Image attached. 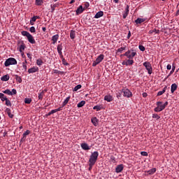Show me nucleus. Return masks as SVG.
<instances>
[{
	"label": "nucleus",
	"instance_id": "nucleus-1",
	"mask_svg": "<svg viewBox=\"0 0 179 179\" xmlns=\"http://www.w3.org/2000/svg\"><path fill=\"white\" fill-rule=\"evenodd\" d=\"M156 104L157 107L154 109V111H155V113H160V111H163V110H164V108L169 106V102L166 101L163 104V102L157 101Z\"/></svg>",
	"mask_w": 179,
	"mask_h": 179
},
{
	"label": "nucleus",
	"instance_id": "nucleus-2",
	"mask_svg": "<svg viewBox=\"0 0 179 179\" xmlns=\"http://www.w3.org/2000/svg\"><path fill=\"white\" fill-rule=\"evenodd\" d=\"M99 158V152L94 151V152H92L89 163H91V165L96 164V162H97V159Z\"/></svg>",
	"mask_w": 179,
	"mask_h": 179
},
{
	"label": "nucleus",
	"instance_id": "nucleus-3",
	"mask_svg": "<svg viewBox=\"0 0 179 179\" xmlns=\"http://www.w3.org/2000/svg\"><path fill=\"white\" fill-rule=\"evenodd\" d=\"M136 52L133 50H128L124 55H121V57H127L128 59H134V57H136Z\"/></svg>",
	"mask_w": 179,
	"mask_h": 179
},
{
	"label": "nucleus",
	"instance_id": "nucleus-4",
	"mask_svg": "<svg viewBox=\"0 0 179 179\" xmlns=\"http://www.w3.org/2000/svg\"><path fill=\"white\" fill-rule=\"evenodd\" d=\"M17 64V61L16 59L10 57L7 59L4 63L5 66H10V65H16Z\"/></svg>",
	"mask_w": 179,
	"mask_h": 179
},
{
	"label": "nucleus",
	"instance_id": "nucleus-5",
	"mask_svg": "<svg viewBox=\"0 0 179 179\" xmlns=\"http://www.w3.org/2000/svg\"><path fill=\"white\" fill-rule=\"evenodd\" d=\"M143 66H145V69L148 71L149 75H152L153 72V68H152V64L149 62H145L143 64Z\"/></svg>",
	"mask_w": 179,
	"mask_h": 179
},
{
	"label": "nucleus",
	"instance_id": "nucleus-6",
	"mask_svg": "<svg viewBox=\"0 0 179 179\" xmlns=\"http://www.w3.org/2000/svg\"><path fill=\"white\" fill-rule=\"evenodd\" d=\"M121 93H123L124 97H127L128 99L132 97V92L127 88H123Z\"/></svg>",
	"mask_w": 179,
	"mask_h": 179
},
{
	"label": "nucleus",
	"instance_id": "nucleus-7",
	"mask_svg": "<svg viewBox=\"0 0 179 179\" xmlns=\"http://www.w3.org/2000/svg\"><path fill=\"white\" fill-rule=\"evenodd\" d=\"M104 59V55H100L98 56V57L96 59V61L93 62L92 66H96Z\"/></svg>",
	"mask_w": 179,
	"mask_h": 179
},
{
	"label": "nucleus",
	"instance_id": "nucleus-8",
	"mask_svg": "<svg viewBox=\"0 0 179 179\" xmlns=\"http://www.w3.org/2000/svg\"><path fill=\"white\" fill-rule=\"evenodd\" d=\"M3 93H4V94H8V96H12L13 94H16L17 92L15 89H13L12 92L10 90H6L3 91Z\"/></svg>",
	"mask_w": 179,
	"mask_h": 179
},
{
	"label": "nucleus",
	"instance_id": "nucleus-9",
	"mask_svg": "<svg viewBox=\"0 0 179 179\" xmlns=\"http://www.w3.org/2000/svg\"><path fill=\"white\" fill-rule=\"evenodd\" d=\"M27 38L31 44H36V40L34 39V37H33L32 34H29Z\"/></svg>",
	"mask_w": 179,
	"mask_h": 179
},
{
	"label": "nucleus",
	"instance_id": "nucleus-10",
	"mask_svg": "<svg viewBox=\"0 0 179 179\" xmlns=\"http://www.w3.org/2000/svg\"><path fill=\"white\" fill-rule=\"evenodd\" d=\"M124 170V164H119L115 168V173H122Z\"/></svg>",
	"mask_w": 179,
	"mask_h": 179
},
{
	"label": "nucleus",
	"instance_id": "nucleus-11",
	"mask_svg": "<svg viewBox=\"0 0 179 179\" xmlns=\"http://www.w3.org/2000/svg\"><path fill=\"white\" fill-rule=\"evenodd\" d=\"M46 92H47V90H44L38 94V100H41V101L43 100V98L44 97Z\"/></svg>",
	"mask_w": 179,
	"mask_h": 179
},
{
	"label": "nucleus",
	"instance_id": "nucleus-12",
	"mask_svg": "<svg viewBox=\"0 0 179 179\" xmlns=\"http://www.w3.org/2000/svg\"><path fill=\"white\" fill-rule=\"evenodd\" d=\"M36 72H38V67L34 66L28 70V73H36Z\"/></svg>",
	"mask_w": 179,
	"mask_h": 179
},
{
	"label": "nucleus",
	"instance_id": "nucleus-13",
	"mask_svg": "<svg viewBox=\"0 0 179 179\" xmlns=\"http://www.w3.org/2000/svg\"><path fill=\"white\" fill-rule=\"evenodd\" d=\"M30 135V130H27L23 134L20 142H24L26 141V136Z\"/></svg>",
	"mask_w": 179,
	"mask_h": 179
},
{
	"label": "nucleus",
	"instance_id": "nucleus-14",
	"mask_svg": "<svg viewBox=\"0 0 179 179\" xmlns=\"http://www.w3.org/2000/svg\"><path fill=\"white\" fill-rule=\"evenodd\" d=\"M80 146L83 150H90V146H89L86 143H81Z\"/></svg>",
	"mask_w": 179,
	"mask_h": 179
},
{
	"label": "nucleus",
	"instance_id": "nucleus-15",
	"mask_svg": "<svg viewBox=\"0 0 179 179\" xmlns=\"http://www.w3.org/2000/svg\"><path fill=\"white\" fill-rule=\"evenodd\" d=\"M134 22H135L136 24H141L143 23V22H146V19L138 17Z\"/></svg>",
	"mask_w": 179,
	"mask_h": 179
},
{
	"label": "nucleus",
	"instance_id": "nucleus-16",
	"mask_svg": "<svg viewBox=\"0 0 179 179\" xmlns=\"http://www.w3.org/2000/svg\"><path fill=\"white\" fill-rule=\"evenodd\" d=\"M103 16H104V12L99 11L96 13L94 17V19H99V17H103Z\"/></svg>",
	"mask_w": 179,
	"mask_h": 179
},
{
	"label": "nucleus",
	"instance_id": "nucleus-17",
	"mask_svg": "<svg viewBox=\"0 0 179 179\" xmlns=\"http://www.w3.org/2000/svg\"><path fill=\"white\" fill-rule=\"evenodd\" d=\"M85 8H83V6H80L76 10V15H80V13H83Z\"/></svg>",
	"mask_w": 179,
	"mask_h": 179
},
{
	"label": "nucleus",
	"instance_id": "nucleus-18",
	"mask_svg": "<svg viewBox=\"0 0 179 179\" xmlns=\"http://www.w3.org/2000/svg\"><path fill=\"white\" fill-rule=\"evenodd\" d=\"M57 52H58L59 55L62 57V56H63V55H62V44H59L57 45Z\"/></svg>",
	"mask_w": 179,
	"mask_h": 179
},
{
	"label": "nucleus",
	"instance_id": "nucleus-19",
	"mask_svg": "<svg viewBox=\"0 0 179 179\" xmlns=\"http://www.w3.org/2000/svg\"><path fill=\"white\" fill-rule=\"evenodd\" d=\"M104 100L110 103V101H113V100L114 99H113V96L108 94L104 96Z\"/></svg>",
	"mask_w": 179,
	"mask_h": 179
},
{
	"label": "nucleus",
	"instance_id": "nucleus-20",
	"mask_svg": "<svg viewBox=\"0 0 179 179\" xmlns=\"http://www.w3.org/2000/svg\"><path fill=\"white\" fill-rule=\"evenodd\" d=\"M59 35H58V34L54 35V36L52 37V43H53V44H55V43H57V41H58V39H59Z\"/></svg>",
	"mask_w": 179,
	"mask_h": 179
},
{
	"label": "nucleus",
	"instance_id": "nucleus-21",
	"mask_svg": "<svg viewBox=\"0 0 179 179\" xmlns=\"http://www.w3.org/2000/svg\"><path fill=\"white\" fill-rule=\"evenodd\" d=\"M91 121L94 127H97L99 125V120L97 119V117L92 118Z\"/></svg>",
	"mask_w": 179,
	"mask_h": 179
},
{
	"label": "nucleus",
	"instance_id": "nucleus-22",
	"mask_svg": "<svg viewBox=\"0 0 179 179\" xmlns=\"http://www.w3.org/2000/svg\"><path fill=\"white\" fill-rule=\"evenodd\" d=\"M177 87H178V86H177V84H176V83L172 84L171 86V93H174V92H176L177 90Z\"/></svg>",
	"mask_w": 179,
	"mask_h": 179
},
{
	"label": "nucleus",
	"instance_id": "nucleus-23",
	"mask_svg": "<svg viewBox=\"0 0 179 179\" xmlns=\"http://www.w3.org/2000/svg\"><path fill=\"white\" fill-rule=\"evenodd\" d=\"M5 112L6 113V114H8V117L10 118H13V114H12L10 108H6Z\"/></svg>",
	"mask_w": 179,
	"mask_h": 179
},
{
	"label": "nucleus",
	"instance_id": "nucleus-24",
	"mask_svg": "<svg viewBox=\"0 0 179 179\" xmlns=\"http://www.w3.org/2000/svg\"><path fill=\"white\" fill-rule=\"evenodd\" d=\"M58 6H59V3H57L55 4H51L50 5V8H51V13H52L54 12V10H55V8H58Z\"/></svg>",
	"mask_w": 179,
	"mask_h": 179
},
{
	"label": "nucleus",
	"instance_id": "nucleus-25",
	"mask_svg": "<svg viewBox=\"0 0 179 179\" xmlns=\"http://www.w3.org/2000/svg\"><path fill=\"white\" fill-rule=\"evenodd\" d=\"M9 79H10V77H9V75H8V74L3 76L1 78V80H2L3 82H8V80H9Z\"/></svg>",
	"mask_w": 179,
	"mask_h": 179
},
{
	"label": "nucleus",
	"instance_id": "nucleus-26",
	"mask_svg": "<svg viewBox=\"0 0 179 179\" xmlns=\"http://www.w3.org/2000/svg\"><path fill=\"white\" fill-rule=\"evenodd\" d=\"M167 90V86H165L162 91L158 92L157 96H162V94H164L166 93V91Z\"/></svg>",
	"mask_w": 179,
	"mask_h": 179
},
{
	"label": "nucleus",
	"instance_id": "nucleus-27",
	"mask_svg": "<svg viewBox=\"0 0 179 179\" xmlns=\"http://www.w3.org/2000/svg\"><path fill=\"white\" fill-rule=\"evenodd\" d=\"M69 100H71V96H68L62 103V107H65L66 106L67 103L69 102Z\"/></svg>",
	"mask_w": 179,
	"mask_h": 179
},
{
	"label": "nucleus",
	"instance_id": "nucleus-28",
	"mask_svg": "<svg viewBox=\"0 0 179 179\" xmlns=\"http://www.w3.org/2000/svg\"><path fill=\"white\" fill-rule=\"evenodd\" d=\"M76 36V31L73 30H71L70 32V38L71 40H73Z\"/></svg>",
	"mask_w": 179,
	"mask_h": 179
},
{
	"label": "nucleus",
	"instance_id": "nucleus-29",
	"mask_svg": "<svg viewBox=\"0 0 179 179\" xmlns=\"http://www.w3.org/2000/svg\"><path fill=\"white\" fill-rule=\"evenodd\" d=\"M153 33H155V34H159L160 33L159 30H157L156 29H152L149 31V34H153Z\"/></svg>",
	"mask_w": 179,
	"mask_h": 179
},
{
	"label": "nucleus",
	"instance_id": "nucleus-30",
	"mask_svg": "<svg viewBox=\"0 0 179 179\" xmlns=\"http://www.w3.org/2000/svg\"><path fill=\"white\" fill-rule=\"evenodd\" d=\"M155 173H156V168H152L148 171V173L150 176H152V174H155Z\"/></svg>",
	"mask_w": 179,
	"mask_h": 179
},
{
	"label": "nucleus",
	"instance_id": "nucleus-31",
	"mask_svg": "<svg viewBox=\"0 0 179 179\" xmlns=\"http://www.w3.org/2000/svg\"><path fill=\"white\" fill-rule=\"evenodd\" d=\"M35 3L38 6H41V5H43V3H44V0H36Z\"/></svg>",
	"mask_w": 179,
	"mask_h": 179
},
{
	"label": "nucleus",
	"instance_id": "nucleus-32",
	"mask_svg": "<svg viewBox=\"0 0 179 179\" xmlns=\"http://www.w3.org/2000/svg\"><path fill=\"white\" fill-rule=\"evenodd\" d=\"M85 104H86V101H81L80 102H79L77 104V107H78V108H80L81 107H83V106H85Z\"/></svg>",
	"mask_w": 179,
	"mask_h": 179
},
{
	"label": "nucleus",
	"instance_id": "nucleus-33",
	"mask_svg": "<svg viewBox=\"0 0 179 179\" xmlns=\"http://www.w3.org/2000/svg\"><path fill=\"white\" fill-rule=\"evenodd\" d=\"M62 58V62L63 65H65L66 66H68L69 65V63L66 62V60L64 58V55L62 57H60Z\"/></svg>",
	"mask_w": 179,
	"mask_h": 179
},
{
	"label": "nucleus",
	"instance_id": "nucleus-34",
	"mask_svg": "<svg viewBox=\"0 0 179 179\" xmlns=\"http://www.w3.org/2000/svg\"><path fill=\"white\" fill-rule=\"evenodd\" d=\"M24 48H26V45H24V43L20 45L19 49L20 52H23V51H24Z\"/></svg>",
	"mask_w": 179,
	"mask_h": 179
},
{
	"label": "nucleus",
	"instance_id": "nucleus-35",
	"mask_svg": "<svg viewBox=\"0 0 179 179\" xmlns=\"http://www.w3.org/2000/svg\"><path fill=\"white\" fill-rule=\"evenodd\" d=\"M0 99L1 101H5V100H6L8 98L3 93H0Z\"/></svg>",
	"mask_w": 179,
	"mask_h": 179
},
{
	"label": "nucleus",
	"instance_id": "nucleus-36",
	"mask_svg": "<svg viewBox=\"0 0 179 179\" xmlns=\"http://www.w3.org/2000/svg\"><path fill=\"white\" fill-rule=\"evenodd\" d=\"M6 101V106L8 107H12V103L10 102V100H9L8 98L5 100Z\"/></svg>",
	"mask_w": 179,
	"mask_h": 179
},
{
	"label": "nucleus",
	"instance_id": "nucleus-37",
	"mask_svg": "<svg viewBox=\"0 0 179 179\" xmlns=\"http://www.w3.org/2000/svg\"><path fill=\"white\" fill-rule=\"evenodd\" d=\"M43 62L41 59H38L36 60V65H38V66H41V65H43Z\"/></svg>",
	"mask_w": 179,
	"mask_h": 179
},
{
	"label": "nucleus",
	"instance_id": "nucleus-38",
	"mask_svg": "<svg viewBox=\"0 0 179 179\" xmlns=\"http://www.w3.org/2000/svg\"><path fill=\"white\" fill-rule=\"evenodd\" d=\"M103 108V106H95L93 108V110H96V111H100Z\"/></svg>",
	"mask_w": 179,
	"mask_h": 179
},
{
	"label": "nucleus",
	"instance_id": "nucleus-39",
	"mask_svg": "<svg viewBox=\"0 0 179 179\" xmlns=\"http://www.w3.org/2000/svg\"><path fill=\"white\" fill-rule=\"evenodd\" d=\"M127 66L128 65H134V59H129L127 60Z\"/></svg>",
	"mask_w": 179,
	"mask_h": 179
},
{
	"label": "nucleus",
	"instance_id": "nucleus-40",
	"mask_svg": "<svg viewBox=\"0 0 179 179\" xmlns=\"http://www.w3.org/2000/svg\"><path fill=\"white\" fill-rule=\"evenodd\" d=\"M22 36H24L25 37H28L30 33L27 32V31H22L21 32Z\"/></svg>",
	"mask_w": 179,
	"mask_h": 179
},
{
	"label": "nucleus",
	"instance_id": "nucleus-41",
	"mask_svg": "<svg viewBox=\"0 0 179 179\" xmlns=\"http://www.w3.org/2000/svg\"><path fill=\"white\" fill-rule=\"evenodd\" d=\"M15 80H17L18 83H22V78L17 75H15Z\"/></svg>",
	"mask_w": 179,
	"mask_h": 179
},
{
	"label": "nucleus",
	"instance_id": "nucleus-42",
	"mask_svg": "<svg viewBox=\"0 0 179 179\" xmlns=\"http://www.w3.org/2000/svg\"><path fill=\"white\" fill-rule=\"evenodd\" d=\"M79 89H82V85H78L73 88V92H78Z\"/></svg>",
	"mask_w": 179,
	"mask_h": 179
},
{
	"label": "nucleus",
	"instance_id": "nucleus-43",
	"mask_svg": "<svg viewBox=\"0 0 179 179\" xmlns=\"http://www.w3.org/2000/svg\"><path fill=\"white\" fill-rule=\"evenodd\" d=\"M24 103H25V104H30V103H31V99L25 98L24 99Z\"/></svg>",
	"mask_w": 179,
	"mask_h": 179
},
{
	"label": "nucleus",
	"instance_id": "nucleus-44",
	"mask_svg": "<svg viewBox=\"0 0 179 179\" xmlns=\"http://www.w3.org/2000/svg\"><path fill=\"white\" fill-rule=\"evenodd\" d=\"M37 19H40V16H34L31 18L30 21L31 22H36V20H37Z\"/></svg>",
	"mask_w": 179,
	"mask_h": 179
},
{
	"label": "nucleus",
	"instance_id": "nucleus-45",
	"mask_svg": "<svg viewBox=\"0 0 179 179\" xmlns=\"http://www.w3.org/2000/svg\"><path fill=\"white\" fill-rule=\"evenodd\" d=\"M29 31H30L31 33H36V27H31L29 29Z\"/></svg>",
	"mask_w": 179,
	"mask_h": 179
},
{
	"label": "nucleus",
	"instance_id": "nucleus-46",
	"mask_svg": "<svg viewBox=\"0 0 179 179\" xmlns=\"http://www.w3.org/2000/svg\"><path fill=\"white\" fill-rule=\"evenodd\" d=\"M54 73H57L59 74L61 73L62 75L64 74V71H58V70H53Z\"/></svg>",
	"mask_w": 179,
	"mask_h": 179
},
{
	"label": "nucleus",
	"instance_id": "nucleus-47",
	"mask_svg": "<svg viewBox=\"0 0 179 179\" xmlns=\"http://www.w3.org/2000/svg\"><path fill=\"white\" fill-rule=\"evenodd\" d=\"M138 48H139V50L140 51H145V46L142 45H140L138 46Z\"/></svg>",
	"mask_w": 179,
	"mask_h": 179
},
{
	"label": "nucleus",
	"instance_id": "nucleus-48",
	"mask_svg": "<svg viewBox=\"0 0 179 179\" xmlns=\"http://www.w3.org/2000/svg\"><path fill=\"white\" fill-rule=\"evenodd\" d=\"M152 118H155L157 120H160V116H159V115H157V114H153Z\"/></svg>",
	"mask_w": 179,
	"mask_h": 179
},
{
	"label": "nucleus",
	"instance_id": "nucleus-49",
	"mask_svg": "<svg viewBox=\"0 0 179 179\" xmlns=\"http://www.w3.org/2000/svg\"><path fill=\"white\" fill-rule=\"evenodd\" d=\"M125 13H127V15H129V6L128 5L126 6Z\"/></svg>",
	"mask_w": 179,
	"mask_h": 179
},
{
	"label": "nucleus",
	"instance_id": "nucleus-50",
	"mask_svg": "<svg viewBox=\"0 0 179 179\" xmlns=\"http://www.w3.org/2000/svg\"><path fill=\"white\" fill-rule=\"evenodd\" d=\"M125 47L124 48H120L117 50V52H122V51H124L125 50Z\"/></svg>",
	"mask_w": 179,
	"mask_h": 179
},
{
	"label": "nucleus",
	"instance_id": "nucleus-51",
	"mask_svg": "<svg viewBox=\"0 0 179 179\" xmlns=\"http://www.w3.org/2000/svg\"><path fill=\"white\" fill-rule=\"evenodd\" d=\"M55 113H57L56 110H55V109L52 110L50 112H49V113H48V115H51L52 114H55Z\"/></svg>",
	"mask_w": 179,
	"mask_h": 179
},
{
	"label": "nucleus",
	"instance_id": "nucleus-52",
	"mask_svg": "<svg viewBox=\"0 0 179 179\" xmlns=\"http://www.w3.org/2000/svg\"><path fill=\"white\" fill-rule=\"evenodd\" d=\"M84 5H85L84 9H87V8L90 6V3H89V2H86Z\"/></svg>",
	"mask_w": 179,
	"mask_h": 179
},
{
	"label": "nucleus",
	"instance_id": "nucleus-53",
	"mask_svg": "<svg viewBox=\"0 0 179 179\" xmlns=\"http://www.w3.org/2000/svg\"><path fill=\"white\" fill-rule=\"evenodd\" d=\"M22 67L25 71H27V66L24 64V62H22Z\"/></svg>",
	"mask_w": 179,
	"mask_h": 179
},
{
	"label": "nucleus",
	"instance_id": "nucleus-54",
	"mask_svg": "<svg viewBox=\"0 0 179 179\" xmlns=\"http://www.w3.org/2000/svg\"><path fill=\"white\" fill-rule=\"evenodd\" d=\"M141 156H148V152L143 151L141 152Z\"/></svg>",
	"mask_w": 179,
	"mask_h": 179
},
{
	"label": "nucleus",
	"instance_id": "nucleus-55",
	"mask_svg": "<svg viewBox=\"0 0 179 179\" xmlns=\"http://www.w3.org/2000/svg\"><path fill=\"white\" fill-rule=\"evenodd\" d=\"M94 165V164L91 165V163L89 162V170H90V171L92 170V169H93Z\"/></svg>",
	"mask_w": 179,
	"mask_h": 179
},
{
	"label": "nucleus",
	"instance_id": "nucleus-56",
	"mask_svg": "<svg viewBox=\"0 0 179 179\" xmlns=\"http://www.w3.org/2000/svg\"><path fill=\"white\" fill-rule=\"evenodd\" d=\"M172 71H173V72H174V71H176V64H172Z\"/></svg>",
	"mask_w": 179,
	"mask_h": 179
},
{
	"label": "nucleus",
	"instance_id": "nucleus-57",
	"mask_svg": "<svg viewBox=\"0 0 179 179\" xmlns=\"http://www.w3.org/2000/svg\"><path fill=\"white\" fill-rule=\"evenodd\" d=\"M55 110L56 113H58V111H61V110H62V107H59V108H58L57 109H55Z\"/></svg>",
	"mask_w": 179,
	"mask_h": 179
},
{
	"label": "nucleus",
	"instance_id": "nucleus-58",
	"mask_svg": "<svg viewBox=\"0 0 179 179\" xmlns=\"http://www.w3.org/2000/svg\"><path fill=\"white\" fill-rule=\"evenodd\" d=\"M166 69H168V71H170V69H171V65L168 64L167 66H166Z\"/></svg>",
	"mask_w": 179,
	"mask_h": 179
},
{
	"label": "nucleus",
	"instance_id": "nucleus-59",
	"mask_svg": "<svg viewBox=\"0 0 179 179\" xmlns=\"http://www.w3.org/2000/svg\"><path fill=\"white\" fill-rule=\"evenodd\" d=\"M122 65H126V66H128V64H127V61L122 62Z\"/></svg>",
	"mask_w": 179,
	"mask_h": 179
},
{
	"label": "nucleus",
	"instance_id": "nucleus-60",
	"mask_svg": "<svg viewBox=\"0 0 179 179\" xmlns=\"http://www.w3.org/2000/svg\"><path fill=\"white\" fill-rule=\"evenodd\" d=\"M128 16V14H127V13H124L123 14V19H127V17Z\"/></svg>",
	"mask_w": 179,
	"mask_h": 179
},
{
	"label": "nucleus",
	"instance_id": "nucleus-61",
	"mask_svg": "<svg viewBox=\"0 0 179 179\" xmlns=\"http://www.w3.org/2000/svg\"><path fill=\"white\" fill-rule=\"evenodd\" d=\"M27 55L28 58H29V59H31V54L27 53Z\"/></svg>",
	"mask_w": 179,
	"mask_h": 179
},
{
	"label": "nucleus",
	"instance_id": "nucleus-62",
	"mask_svg": "<svg viewBox=\"0 0 179 179\" xmlns=\"http://www.w3.org/2000/svg\"><path fill=\"white\" fill-rule=\"evenodd\" d=\"M127 38L128 39L131 38V31H129V33L127 34Z\"/></svg>",
	"mask_w": 179,
	"mask_h": 179
},
{
	"label": "nucleus",
	"instance_id": "nucleus-63",
	"mask_svg": "<svg viewBox=\"0 0 179 179\" xmlns=\"http://www.w3.org/2000/svg\"><path fill=\"white\" fill-rule=\"evenodd\" d=\"M143 97H148V94L146 92H143Z\"/></svg>",
	"mask_w": 179,
	"mask_h": 179
},
{
	"label": "nucleus",
	"instance_id": "nucleus-64",
	"mask_svg": "<svg viewBox=\"0 0 179 179\" xmlns=\"http://www.w3.org/2000/svg\"><path fill=\"white\" fill-rule=\"evenodd\" d=\"M178 15H179V10H178L176 11V16H178Z\"/></svg>",
	"mask_w": 179,
	"mask_h": 179
}]
</instances>
